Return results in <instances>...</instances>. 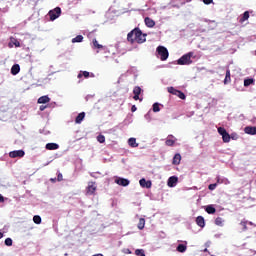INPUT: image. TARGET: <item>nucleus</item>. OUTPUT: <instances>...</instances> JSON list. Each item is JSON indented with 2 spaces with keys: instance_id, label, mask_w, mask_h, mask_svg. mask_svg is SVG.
Wrapping results in <instances>:
<instances>
[{
  "instance_id": "obj_5",
  "label": "nucleus",
  "mask_w": 256,
  "mask_h": 256,
  "mask_svg": "<svg viewBox=\"0 0 256 256\" xmlns=\"http://www.w3.org/2000/svg\"><path fill=\"white\" fill-rule=\"evenodd\" d=\"M95 191H97V186L95 185V182H89L86 188V193L88 195H95Z\"/></svg>"
},
{
  "instance_id": "obj_46",
  "label": "nucleus",
  "mask_w": 256,
  "mask_h": 256,
  "mask_svg": "<svg viewBox=\"0 0 256 256\" xmlns=\"http://www.w3.org/2000/svg\"><path fill=\"white\" fill-rule=\"evenodd\" d=\"M5 202V198L3 197V195L0 194V203H4Z\"/></svg>"
},
{
  "instance_id": "obj_44",
  "label": "nucleus",
  "mask_w": 256,
  "mask_h": 256,
  "mask_svg": "<svg viewBox=\"0 0 256 256\" xmlns=\"http://www.w3.org/2000/svg\"><path fill=\"white\" fill-rule=\"evenodd\" d=\"M57 181H63V174L58 173Z\"/></svg>"
},
{
  "instance_id": "obj_11",
  "label": "nucleus",
  "mask_w": 256,
  "mask_h": 256,
  "mask_svg": "<svg viewBox=\"0 0 256 256\" xmlns=\"http://www.w3.org/2000/svg\"><path fill=\"white\" fill-rule=\"evenodd\" d=\"M177 181H179V178L176 176H172L168 179V187H175L177 185Z\"/></svg>"
},
{
  "instance_id": "obj_3",
  "label": "nucleus",
  "mask_w": 256,
  "mask_h": 256,
  "mask_svg": "<svg viewBox=\"0 0 256 256\" xmlns=\"http://www.w3.org/2000/svg\"><path fill=\"white\" fill-rule=\"evenodd\" d=\"M156 52L162 61H167V59H169V50H167L165 46H158Z\"/></svg>"
},
{
  "instance_id": "obj_42",
  "label": "nucleus",
  "mask_w": 256,
  "mask_h": 256,
  "mask_svg": "<svg viewBox=\"0 0 256 256\" xmlns=\"http://www.w3.org/2000/svg\"><path fill=\"white\" fill-rule=\"evenodd\" d=\"M240 225L243 227V231H247V221H242Z\"/></svg>"
},
{
  "instance_id": "obj_29",
  "label": "nucleus",
  "mask_w": 256,
  "mask_h": 256,
  "mask_svg": "<svg viewBox=\"0 0 256 256\" xmlns=\"http://www.w3.org/2000/svg\"><path fill=\"white\" fill-rule=\"evenodd\" d=\"M222 140L224 143H229L231 141V135H229L227 132L222 136Z\"/></svg>"
},
{
  "instance_id": "obj_49",
  "label": "nucleus",
  "mask_w": 256,
  "mask_h": 256,
  "mask_svg": "<svg viewBox=\"0 0 256 256\" xmlns=\"http://www.w3.org/2000/svg\"><path fill=\"white\" fill-rule=\"evenodd\" d=\"M187 1V3H191V0H186Z\"/></svg>"
},
{
  "instance_id": "obj_35",
  "label": "nucleus",
  "mask_w": 256,
  "mask_h": 256,
  "mask_svg": "<svg viewBox=\"0 0 256 256\" xmlns=\"http://www.w3.org/2000/svg\"><path fill=\"white\" fill-rule=\"evenodd\" d=\"M153 111L154 113H159V111H161V108L159 107V103L153 104Z\"/></svg>"
},
{
  "instance_id": "obj_2",
  "label": "nucleus",
  "mask_w": 256,
  "mask_h": 256,
  "mask_svg": "<svg viewBox=\"0 0 256 256\" xmlns=\"http://www.w3.org/2000/svg\"><path fill=\"white\" fill-rule=\"evenodd\" d=\"M195 53L194 52H188L187 54H184L182 57H180L178 60H177V64L178 65H191V63H193V57Z\"/></svg>"
},
{
  "instance_id": "obj_38",
  "label": "nucleus",
  "mask_w": 256,
  "mask_h": 256,
  "mask_svg": "<svg viewBox=\"0 0 256 256\" xmlns=\"http://www.w3.org/2000/svg\"><path fill=\"white\" fill-rule=\"evenodd\" d=\"M4 243L7 247H11V245H13V240L11 238H6Z\"/></svg>"
},
{
  "instance_id": "obj_24",
  "label": "nucleus",
  "mask_w": 256,
  "mask_h": 256,
  "mask_svg": "<svg viewBox=\"0 0 256 256\" xmlns=\"http://www.w3.org/2000/svg\"><path fill=\"white\" fill-rule=\"evenodd\" d=\"M176 251H178V253H185V251H187V246L184 244H179Z\"/></svg>"
},
{
  "instance_id": "obj_32",
  "label": "nucleus",
  "mask_w": 256,
  "mask_h": 256,
  "mask_svg": "<svg viewBox=\"0 0 256 256\" xmlns=\"http://www.w3.org/2000/svg\"><path fill=\"white\" fill-rule=\"evenodd\" d=\"M33 221H34V223H35L36 225H41V216L35 215V216L33 217Z\"/></svg>"
},
{
  "instance_id": "obj_23",
  "label": "nucleus",
  "mask_w": 256,
  "mask_h": 256,
  "mask_svg": "<svg viewBox=\"0 0 256 256\" xmlns=\"http://www.w3.org/2000/svg\"><path fill=\"white\" fill-rule=\"evenodd\" d=\"M128 145L130 147H139V144H137V139L135 138H129Z\"/></svg>"
},
{
  "instance_id": "obj_9",
  "label": "nucleus",
  "mask_w": 256,
  "mask_h": 256,
  "mask_svg": "<svg viewBox=\"0 0 256 256\" xmlns=\"http://www.w3.org/2000/svg\"><path fill=\"white\" fill-rule=\"evenodd\" d=\"M244 132L247 135H256V126H246Z\"/></svg>"
},
{
  "instance_id": "obj_41",
  "label": "nucleus",
  "mask_w": 256,
  "mask_h": 256,
  "mask_svg": "<svg viewBox=\"0 0 256 256\" xmlns=\"http://www.w3.org/2000/svg\"><path fill=\"white\" fill-rule=\"evenodd\" d=\"M208 189H209L210 191H215V189H217V184H210V185L208 186Z\"/></svg>"
},
{
  "instance_id": "obj_26",
  "label": "nucleus",
  "mask_w": 256,
  "mask_h": 256,
  "mask_svg": "<svg viewBox=\"0 0 256 256\" xmlns=\"http://www.w3.org/2000/svg\"><path fill=\"white\" fill-rule=\"evenodd\" d=\"M255 83V80L253 78H248L244 80V87H249V85H253Z\"/></svg>"
},
{
  "instance_id": "obj_39",
  "label": "nucleus",
  "mask_w": 256,
  "mask_h": 256,
  "mask_svg": "<svg viewBox=\"0 0 256 256\" xmlns=\"http://www.w3.org/2000/svg\"><path fill=\"white\" fill-rule=\"evenodd\" d=\"M97 141H98V143H105V137L103 135H98Z\"/></svg>"
},
{
  "instance_id": "obj_27",
  "label": "nucleus",
  "mask_w": 256,
  "mask_h": 256,
  "mask_svg": "<svg viewBox=\"0 0 256 256\" xmlns=\"http://www.w3.org/2000/svg\"><path fill=\"white\" fill-rule=\"evenodd\" d=\"M138 229H140V231H143V229H145V220H144V218L139 219Z\"/></svg>"
},
{
  "instance_id": "obj_7",
  "label": "nucleus",
  "mask_w": 256,
  "mask_h": 256,
  "mask_svg": "<svg viewBox=\"0 0 256 256\" xmlns=\"http://www.w3.org/2000/svg\"><path fill=\"white\" fill-rule=\"evenodd\" d=\"M133 99L134 101H142V99H139V96L141 95V87L139 86H135L134 89H133Z\"/></svg>"
},
{
  "instance_id": "obj_18",
  "label": "nucleus",
  "mask_w": 256,
  "mask_h": 256,
  "mask_svg": "<svg viewBox=\"0 0 256 256\" xmlns=\"http://www.w3.org/2000/svg\"><path fill=\"white\" fill-rule=\"evenodd\" d=\"M83 119H85V112H81L77 115L75 123L81 124L83 122Z\"/></svg>"
},
{
  "instance_id": "obj_1",
  "label": "nucleus",
  "mask_w": 256,
  "mask_h": 256,
  "mask_svg": "<svg viewBox=\"0 0 256 256\" xmlns=\"http://www.w3.org/2000/svg\"><path fill=\"white\" fill-rule=\"evenodd\" d=\"M127 41H129V43H145L147 41V34H143L141 29L135 28L128 33Z\"/></svg>"
},
{
  "instance_id": "obj_43",
  "label": "nucleus",
  "mask_w": 256,
  "mask_h": 256,
  "mask_svg": "<svg viewBox=\"0 0 256 256\" xmlns=\"http://www.w3.org/2000/svg\"><path fill=\"white\" fill-rule=\"evenodd\" d=\"M203 3L205 5H211V3H213V0H203Z\"/></svg>"
},
{
  "instance_id": "obj_36",
  "label": "nucleus",
  "mask_w": 256,
  "mask_h": 256,
  "mask_svg": "<svg viewBox=\"0 0 256 256\" xmlns=\"http://www.w3.org/2000/svg\"><path fill=\"white\" fill-rule=\"evenodd\" d=\"M135 255H137V256H145V250L137 249V250H135Z\"/></svg>"
},
{
  "instance_id": "obj_22",
  "label": "nucleus",
  "mask_w": 256,
  "mask_h": 256,
  "mask_svg": "<svg viewBox=\"0 0 256 256\" xmlns=\"http://www.w3.org/2000/svg\"><path fill=\"white\" fill-rule=\"evenodd\" d=\"M49 101H51V98H49V96H42L38 99L39 104L49 103Z\"/></svg>"
},
{
  "instance_id": "obj_25",
  "label": "nucleus",
  "mask_w": 256,
  "mask_h": 256,
  "mask_svg": "<svg viewBox=\"0 0 256 256\" xmlns=\"http://www.w3.org/2000/svg\"><path fill=\"white\" fill-rule=\"evenodd\" d=\"M93 43V48L94 49H103V45L99 44V42L97 41V39H93L92 40Z\"/></svg>"
},
{
  "instance_id": "obj_34",
  "label": "nucleus",
  "mask_w": 256,
  "mask_h": 256,
  "mask_svg": "<svg viewBox=\"0 0 256 256\" xmlns=\"http://www.w3.org/2000/svg\"><path fill=\"white\" fill-rule=\"evenodd\" d=\"M167 89H168V93H171V95H177V92L179 91L174 87H168Z\"/></svg>"
},
{
  "instance_id": "obj_16",
  "label": "nucleus",
  "mask_w": 256,
  "mask_h": 256,
  "mask_svg": "<svg viewBox=\"0 0 256 256\" xmlns=\"http://www.w3.org/2000/svg\"><path fill=\"white\" fill-rule=\"evenodd\" d=\"M19 71H21V66H19V64H14L11 68V73L13 75H19Z\"/></svg>"
},
{
  "instance_id": "obj_13",
  "label": "nucleus",
  "mask_w": 256,
  "mask_h": 256,
  "mask_svg": "<svg viewBox=\"0 0 256 256\" xmlns=\"http://www.w3.org/2000/svg\"><path fill=\"white\" fill-rule=\"evenodd\" d=\"M196 225H198V227H201L203 229V227H205V218H203V216H198L196 218Z\"/></svg>"
},
{
  "instance_id": "obj_19",
  "label": "nucleus",
  "mask_w": 256,
  "mask_h": 256,
  "mask_svg": "<svg viewBox=\"0 0 256 256\" xmlns=\"http://www.w3.org/2000/svg\"><path fill=\"white\" fill-rule=\"evenodd\" d=\"M206 213H208V215H213L217 212V209H215V207L208 205L205 209Z\"/></svg>"
},
{
  "instance_id": "obj_4",
  "label": "nucleus",
  "mask_w": 256,
  "mask_h": 256,
  "mask_svg": "<svg viewBox=\"0 0 256 256\" xmlns=\"http://www.w3.org/2000/svg\"><path fill=\"white\" fill-rule=\"evenodd\" d=\"M48 15L50 17V21H55V19H59V17H61V8L56 7L53 10H50L48 12Z\"/></svg>"
},
{
  "instance_id": "obj_21",
  "label": "nucleus",
  "mask_w": 256,
  "mask_h": 256,
  "mask_svg": "<svg viewBox=\"0 0 256 256\" xmlns=\"http://www.w3.org/2000/svg\"><path fill=\"white\" fill-rule=\"evenodd\" d=\"M172 138V139H171ZM165 145H167V147H173V145H175V140H173V136H169L166 141H165Z\"/></svg>"
},
{
  "instance_id": "obj_48",
  "label": "nucleus",
  "mask_w": 256,
  "mask_h": 256,
  "mask_svg": "<svg viewBox=\"0 0 256 256\" xmlns=\"http://www.w3.org/2000/svg\"><path fill=\"white\" fill-rule=\"evenodd\" d=\"M0 239H3V233L0 232Z\"/></svg>"
},
{
  "instance_id": "obj_8",
  "label": "nucleus",
  "mask_w": 256,
  "mask_h": 256,
  "mask_svg": "<svg viewBox=\"0 0 256 256\" xmlns=\"http://www.w3.org/2000/svg\"><path fill=\"white\" fill-rule=\"evenodd\" d=\"M139 184L141 187L145 189H151L152 183L150 180H146L145 178L140 179Z\"/></svg>"
},
{
  "instance_id": "obj_37",
  "label": "nucleus",
  "mask_w": 256,
  "mask_h": 256,
  "mask_svg": "<svg viewBox=\"0 0 256 256\" xmlns=\"http://www.w3.org/2000/svg\"><path fill=\"white\" fill-rule=\"evenodd\" d=\"M218 133H219V135H221L223 137L227 133V130L223 127H219Z\"/></svg>"
},
{
  "instance_id": "obj_17",
  "label": "nucleus",
  "mask_w": 256,
  "mask_h": 256,
  "mask_svg": "<svg viewBox=\"0 0 256 256\" xmlns=\"http://www.w3.org/2000/svg\"><path fill=\"white\" fill-rule=\"evenodd\" d=\"M228 83H231V70H226V76L224 79V85H228Z\"/></svg>"
},
{
  "instance_id": "obj_12",
  "label": "nucleus",
  "mask_w": 256,
  "mask_h": 256,
  "mask_svg": "<svg viewBox=\"0 0 256 256\" xmlns=\"http://www.w3.org/2000/svg\"><path fill=\"white\" fill-rule=\"evenodd\" d=\"M46 149L48 151H55V150L59 149V144H57V143H48V144H46Z\"/></svg>"
},
{
  "instance_id": "obj_31",
  "label": "nucleus",
  "mask_w": 256,
  "mask_h": 256,
  "mask_svg": "<svg viewBox=\"0 0 256 256\" xmlns=\"http://www.w3.org/2000/svg\"><path fill=\"white\" fill-rule=\"evenodd\" d=\"M215 225H217L218 227H223V218L217 217L215 219Z\"/></svg>"
},
{
  "instance_id": "obj_15",
  "label": "nucleus",
  "mask_w": 256,
  "mask_h": 256,
  "mask_svg": "<svg viewBox=\"0 0 256 256\" xmlns=\"http://www.w3.org/2000/svg\"><path fill=\"white\" fill-rule=\"evenodd\" d=\"M144 23H145V25H146L147 27H150V28L155 27V22H154V20L151 19V18H149V17H146V18L144 19Z\"/></svg>"
},
{
  "instance_id": "obj_40",
  "label": "nucleus",
  "mask_w": 256,
  "mask_h": 256,
  "mask_svg": "<svg viewBox=\"0 0 256 256\" xmlns=\"http://www.w3.org/2000/svg\"><path fill=\"white\" fill-rule=\"evenodd\" d=\"M12 43L15 45V47H21V43L15 38H13Z\"/></svg>"
},
{
  "instance_id": "obj_50",
  "label": "nucleus",
  "mask_w": 256,
  "mask_h": 256,
  "mask_svg": "<svg viewBox=\"0 0 256 256\" xmlns=\"http://www.w3.org/2000/svg\"><path fill=\"white\" fill-rule=\"evenodd\" d=\"M51 181H52L53 183H55V179H51Z\"/></svg>"
},
{
  "instance_id": "obj_47",
  "label": "nucleus",
  "mask_w": 256,
  "mask_h": 256,
  "mask_svg": "<svg viewBox=\"0 0 256 256\" xmlns=\"http://www.w3.org/2000/svg\"><path fill=\"white\" fill-rule=\"evenodd\" d=\"M45 109H47V106H40V111H45Z\"/></svg>"
},
{
  "instance_id": "obj_33",
  "label": "nucleus",
  "mask_w": 256,
  "mask_h": 256,
  "mask_svg": "<svg viewBox=\"0 0 256 256\" xmlns=\"http://www.w3.org/2000/svg\"><path fill=\"white\" fill-rule=\"evenodd\" d=\"M176 97H179V99H182V100L186 99L185 93L181 92L180 90L176 92Z\"/></svg>"
},
{
  "instance_id": "obj_10",
  "label": "nucleus",
  "mask_w": 256,
  "mask_h": 256,
  "mask_svg": "<svg viewBox=\"0 0 256 256\" xmlns=\"http://www.w3.org/2000/svg\"><path fill=\"white\" fill-rule=\"evenodd\" d=\"M115 183H117V185H120L121 187H127L130 182L125 178H118L115 180Z\"/></svg>"
},
{
  "instance_id": "obj_30",
  "label": "nucleus",
  "mask_w": 256,
  "mask_h": 256,
  "mask_svg": "<svg viewBox=\"0 0 256 256\" xmlns=\"http://www.w3.org/2000/svg\"><path fill=\"white\" fill-rule=\"evenodd\" d=\"M81 77H85V79H88V77H89V72H88V71H81V72L78 74V79H81Z\"/></svg>"
},
{
  "instance_id": "obj_28",
  "label": "nucleus",
  "mask_w": 256,
  "mask_h": 256,
  "mask_svg": "<svg viewBox=\"0 0 256 256\" xmlns=\"http://www.w3.org/2000/svg\"><path fill=\"white\" fill-rule=\"evenodd\" d=\"M83 42V35H77L75 38L72 39V43H82Z\"/></svg>"
},
{
  "instance_id": "obj_45",
  "label": "nucleus",
  "mask_w": 256,
  "mask_h": 256,
  "mask_svg": "<svg viewBox=\"0 0 256 256\" xmlns=\"http://www.w3.org/2000/svg\"><path fill=\"white\" fill-rule=\"evenodd\" d=\"M131 111H132V113H135V111H137V106L133 105V106L131 107Z\"/></svg>"
},
{
  "instance_id": "obj_20",
  "label": "nucleus",
  "mask_w": 256,
  "mask_h": 256,
  "mask_svg": "<svg viewBox=\"0 0 256 256\" xmlns=\"http://www.w3.org/2000/svg\"><path fill=\"white\" fill-rule=\"evenodd\" d=\"M249 19V11H245L241 18L239 19V23H245Z\"/></svg>"
},
{
  "instance_id": "obj_6",
  "label": "nucleus",
  "mask_w": 256,
  "mask_h": 256,
  "mask_svg": "<svg viewBox=\"0 0 256 256\" xmlns=\"http://www.w3.org/2000/svg\"><path fill=\"white\" fill-rule=\"evenodd\" d=\"M11 159H16V157H25V151L23 150H14L9 153Z\"/></svg>"
},
{
  "instance_id": "obj_14",
  "label": "nucleus",
  "mask_w": 256,
  "mask_h": 256,
  "mask_svg": "<svg viewBox=\"0 0 256 256\" xmlns=\"http://www.w3.org/2000/svg\"><path fill=\"white\" fill-rule=\"evenodd\" d=\"M180 164H181V154L177 153L173 157L172 165H180Z\"/></svg>"
}]
</instances>
